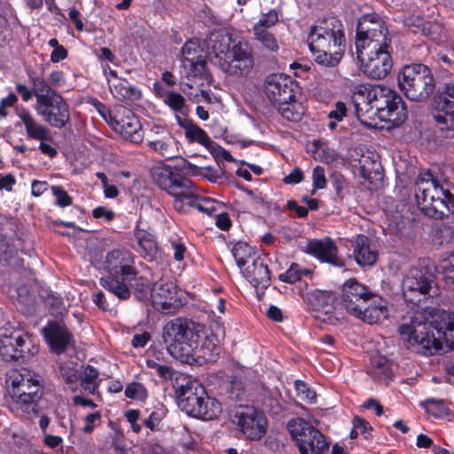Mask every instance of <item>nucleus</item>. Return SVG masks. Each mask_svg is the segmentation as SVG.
<instances>
[{
    "label": "nucleus",
    "mask_w": 454,
    "mask_h": 454,
    "mask_svg": "<svg viewBox=\"0 0 454 454\" xmlns=\"http://www.w3.org/2000/svg\"><path fill=\"white\" fill-rule=\"evenodd\" d=\"M427 314V309L407 312L398 326L404 347L426 356H434L442 348V335L454 339V312L437 309L431 321Z\"/></svg>",
    "instance_id": "nucleus-1"
},
{
    "label": "nucleus",
    "mask_w": 454,
    "mask_h": 454,
    "mask_svg": "<svg viewBox=\"0 0 454 454\" xmlns=\"http://www.w3.org/2000/svg\"><path fill=\"white\" fill-rule=\"evenodd\" d=\"M355 115L364 126L378 116L381 121L399 125L404 122L408 110L401 96L388 87L362 83L352 92Z\"/></svg>",
    "instance_id": "nucleus-2"
},
{
    "label": "nucleus",
    "mask_w": 454,
    "mask_h": 454,
    "mask_svg": "<svg viewBox=\"0 0 454 454\" xmlns=\"http://www.w3.org/2000/svg\"><path fill=\"white\" fill-rule=\"evenodd\" d=\"M153 178L157 185L174 197V207L180 212H187L194 207L207 215L216 211L217 202L208 197H200L193 182L177 170L168 166L153 169Z\"/></svg>",
    "instance_id": "nucleus-3"
},
{
    "label": "nucleus",
    "mask_w": 454,
    "mask_h": 454,
    "mask_svg": "<svg viewBox=\"0 0 454 454\" xmlns=\"http://www.w3.org/2000/svg\"><path fill=\"white\" fill-rule=\"evenodd\" d=\"M309 45L315 61L323 67H336L346 50L344 27L336 17H328L317 21L311 27Z\"/></svg>",
    "instance_id": "nucleus-4"
},
{
    "label": "nucleus",
    "mask_w": 454,
    "mask_h": 454,
    "mask_svg": "<svg viewBox=\"0 0 454 454\" xmlns=\"http://www.w3.org/2000/svg\"><path fill=\"white\" fill-rule=\"evenodd\" d=\"M174 387L178 407L191 417L212 420L222 413V404L210 397L198 381L187 378H176Z\"/></svg>",
    "instance_id": "nucleus-5"
},
{
    "label": "nucleus",
    "mask_w": 454,
    "mask_h": 454,
    "mask_svg": "<svg viewBox=\"0 0 454 454\" xmlns=\"http://www.w3.org/2000/svg\"><path fill=\"white\" fill-rule=\"evenodd\" d=\"M104 267L107 275L99 278L100 286L120 300H128L130 290L126 279L134 278L135 257L124 248L109 251L105 258Z\"/></svg>",
    "instance_id": "nucleus-6"
},
{
    "label": "nucleus",
    "mask_w": 454,
    "mask_h": 454,
    "mask_svg": "<svg viewBox=\"0 0 454 454\" xmlns=\"http://www.w3.org/2000/svg\"><path fill=\"white\" fill-rule=\"evenodd\" d=\"M415 197L419 210L434 219L447 215L450 211L448 204L453 200L451 192L443 189L430 172L418 178Z\"/></svg>",
    "instance_id": "nucleus-7"
},
{
    "label": "nucleus",
    "mask_w": 454,
    "mask_h": 454,
    "mask_svg": "<svg viewBox=\"0 0 454 454\" xmlns=\"http://www.w3.org/2000/svg\"><path fill=\"white\" fill-rule=\"evenodd\" d=\"M397 82L403 95L415 102L426 101L435 90L431 69L421 63L404 66L398 73Z\"/></svg>",
    "instance_id": "nucleus-8"
},
{
    "label": "nucleus",
    "mask_w": 454,
    "mask_h": 454,
    "mask_svg": "<svg viewBox=\"0 0 454 454\" xmlns=\"http://www.w3.org/2000/svg\"><path fill=\"white\" fill-rule=\"evenodd\" d=\"M402 289L407 304L416 310L426 309L427 301L436 294L435 277L427 267H412L403 280Z\"/></svg>",
    "instance_id": "nucleus-9"
},
{
    "label": "nucleus",
    "mask_w": 454,
    "mask_h": 454,
    "mask_svg": "<svg viewBox=\"0 0 454 454\" xmlns=\"http://www.w3.org/2000/svg\"><path fill=\"white\" fill-rule=\"evenodd\" d=\"M162 339L168 353L182 362L195 347V340H199L200 334L192 320L176 317L165 324Z\"/></svg>",
    "instance_id": "nucleus-10"
},
{
    "label": "nucleus",
    "mask_w": 454,
    "mask_h": 454,
    "mask_svg": "<svg viewBox=\"0 0 454 454\" xmlns=\"http://www.w3.org/2000/svg\"><path fill=\"white\" fill-rule=\"evenodd\" d=\"M287 429L294 441L300 454H326L329 442L325 435L309 422L293 419L287 423Z\"/></svg>",
    "instance_id": "nucleus-11"
},
{
    "label": "nucleus",
    "mask_w": 454,
    "mask_h": 454,
    "mask_svg": "<svg viewBox=\"0 0 454 454\" xmlns=\"http://www.w3.org/2000/svg\"><path fill=\"white\" fill-rule=\"evenodd\" d=\"M433 119L445 138L454 137V83H445L432 98Z\"/></svg>",
    "instance_id": "nucleus-12"
},
{
    "label": "nucleus",
    "mask_w": 454,
    "mask_h": 454,
    "mask_svg": "<svg viewBox=\"0 0 454 454\" xmlns=\"http://www.w3.org/2000/svg\"><path fill=\"white\" fill-rule=\"evenodd\" d=\"M39 352L35 337L18 332L0 336V356L5 362H25Z\"/></svg>",
    "instance_id": "nucleus-13"
},
{
    "label": "nucleus",
    "mask_w": 454,
    "mask_h": 454,
    "mask_svg": "<svg viewBox=\"0 0 454 454\" xmlns=\"http://www.w3.org/2000/svg\"><path fill=\"white\" fill-rule=\"evenodd\" d=\"M231 421L242 435L250 441H259L267 433L268 419L254 406H239L231 415Z\"/></svg>",
    "instance_id": "nucleus-14"
},
{
    "label": "nucleus",
    "mask_w": 454,
    "mask_h": 454,
    "mask_svg": "<svg viewBox=\"0 0 454 454\" xmlns=\"http://www.w3.org/2000/svg\"><path fill=\"white\" fill-rule=\"evenodd\" d=\"M35 111L51 127L63 129L70 122L69 105L60 93L51 98H40Z\"/></svg>",
    "instance_id": "nucleus-15"
},
{
    "label": "nucleus",
    "mask_w": 454,
    "mask_h": 454,
    "mask_svg": "<svg viewBox=\"0 0 454 454\" xmlns=\"http://www.w3.org/2000/svg\"><path fill=\"white\" fill-rule=\"evenodd\" d=\"M177 293V286L173 281L160 278L152 288L151 299L153 308L163 314H175L182 306Z\"/></svg>",
    "instance_id": "nucleus-16"
},
{
    "label": "nucleus",
    "mask_w": 454,
    "mask_h": 454,
    "mask_svg": "<svg viewBox=\"0 0 454 454\" xmlns=\"http://www.w3.org/2000/svg\"><path fill=\"white\" fill-rule=\"evenodd\" d=\"M356 59L360 62L363 73L372 79L385 78L393 67V61L388 50L358 51Z\"/></svg>",
    "instance_id": "nucleus-17"
},
{
    "label": "nucleus",
    "mask_w": 454,
    "mask_h": 454,
    "mask_svg": "<svg viewBox=\"0 0 454 454\" xmlns=\"http://www.w3.org/2000/svg\"><path fill=\"white\" fill-rule=\"evenodd\" d=\"M299 91L297 82L289 75L271 74L265 80L264 92L273 105L294 100Z\"/></svg>",
    "instance_id": "nucleus-18"
},
{
    "label": "nucleus",
    "mask_w": 454,
    "mask_h": 454,
    "mask_svg": "<svg viewBox=\"0 0 454 454\" xmlns=\"http://www.w3.org/2000/svg\"><path fill=\"white\" fill-rule=\"evenodd\" d=\"M110 127L124 139L134 144L143 140L142 125L138 117L128 107L119 105V112Z\"/></svg>",
    "instance_id": "nucleus-19"
},
{
    "label": "nucleus",
    "mask_w": 454,
    "mask_h": 454,
    "mask_svg": "<svg viewBox=\"0 0 454 454\" xmlns=\"http://www.w3.org/2000/svg\"><path fill=\"white\" fill-rule=\"evenodd\" d=\"M373 294L355 278H349L342 286L341 304L352 316L361 314V309L366 305Z\"/></svg>",
    "instance_id": "nucleus-20"
},
{
    "label": "nucleus",
    "mask_w": 454,
    "mask_h": 454,
    "mask_svg": "<svg viewBox=\"0 0 454 454\" xmlns=\"http://www.w3.org/2000/svg\"><path fill=\"white\" fill-rule=\"evenodd\" d=\"M43 334L50 350L56 355L63 354L74 344L73 333L66 325L58 321L49 322L43 327Z\"/></svg>",
    "instance_id": "nucleus-21"
},
{
    "label": "nucleus",
    "mask_w": 454,
    "mask_h": 454,
    "mask_svg": "<svg viewBox=\"0 0 454 454\" xmlns=\"http://www.w3.org/2000/svg\"><path fill=\"white\" fill-rule=\"evenodd\" d=\"M306 252L322 262L342 268L344 262L338 256V247L333 240L326 237L324 239H312L307 243Z\"/></svg>",
    "instance_id": "nucleus-22"
},
{
    "label": "nucleus",
    "mask_w": 454,
    "mask_h": 454,
    "mask_svg": "<svg viewBox=\"0 0 454 454\" xmlns=\"http://www.w3.org/2000/svg\"><path fill=\"white\" fill-rule=\"evenodd\" d=\"M336 300L337 297L333 292L318 289L308 292L304 296V301L309 309L327 316V318H324V320H327L330 323H333V319H338L333 316Z\"/></svg>",
    "instance_id": "nucleus-23"
},
{
    "label": "nucleus",
    "mask_w": 454,
    "mask_h": 454,
    "mask_svg": "<svg viewBox=\"0 0 454 454\" xmlns=\"http://www.w3.org/2000/svg\"><path fill=\"white\" fill-rule=\"evenodd\" d=\"M12 398V409L20 410L31 419L39 413V401L43 396V390L37 388L35 392H19V389H8Z\"/></svg>",
    "instance_id": "nucleus-24"
},
{
    "label": "nucleus",
    "mask_w": 454,
    "mask_h": 454,
    "mask_svg": "<svg viewBox=\"0 0 454 454\" xmlns=\"http://www.w3.org/2000/svg\"><path fill=\"white\" fill-rule=\"evenodd\" d=\"M244 277L256 288H267L270 285V272L265 257L257 256L242 270Z\"/></svg>",
    "instance_id": "nucleus-25"
},
{
    "label": "nucleus",
    "mask_w": 454,
    "mask_h": 454,
    "mask_svg": "<svg viewBox=\"0 0 454 454\" xmlns=\"http://www.w3.org/2000/svg\"><path fill=\"white\" fill-rule=\"evenodd\" d=\"M194 346L188 356L183 359V363L202 365L216 360L218 348L212 340L206 338L200 345L199 340H195Z\"/></svg>",
    "instance_id": "nucleus-26"
},
{
    "label": "nucleus",
    "mask_w": 454,
    "mask_h": 454,
    "mask_svg": "<svg viewBox=\"0 0 454 454\" xmlns=\"http://www.w3.org/2000/svg\"><path fill=\"white\" fill-rule=\"evenodd\" d=\"M391 47V38L386 26L374 29L368 36L356 38V48L358 51H380L388 50Z\"/></svg>",
    "instance_id": "nucleus-27"
},
{
    "label": "nucleus",
    "mask_w": 454,
    "mask_h": 454,
    "mask_svg": "<svg viewBox=\"0 0 454 454\" xmlns=\"http://www.w3.org/2000/svg\"><path fill=\"white\" fill-rule=\"evenodd\" d=\"M7 381H10L9 389H19V392H35L37 388L43 390L41 376L29 370L12 372Z\"/></svg>",
    "instance_id": "nucleus-28"
},
{
    "label": "nucleus",
    "mask_w": 454,
    "mask_h": 454,
    "mask_svg": "<svg viewBox=\"0 0 454 454\" xmlns=\"http://www.w3.org/2000/svg\"><path fill=\"white\" fill-rule=\"evenodd\" d=\"M371 301L361 309V314L354 317L361 319L369 325L381 323L387 317V308L386 302L379 296L373 294Z\"/></svg>",
    "instance_id": "nucleus-29"
},
{
    "label": "nucleus",
    "mask_w": 454,
    "mask_h": 454,
    "mask_svg": "<svg viewBox=\"0 0 454 454\" xmlns=\"http://www.w3.org/2000/svg\"><path fill=\"white\" fill-rule=\"evenodd\" d=\"M356 262L362 266H372L378 259V252L371 248L370 239L364 234L357 235L352 241Z\"/></svg>",
    "instance_id": "nucleus-30"
},
{
    "label": "nucleus",
    "mask_w": 454,
    "mask_h": 454,
    "mask_svg": "<svg viewBox=\"0 0 454 454\" xmlns=\"http://www.w3.org/2000/svg\"><path fill=\"white\" fill-rule=\"evenodd\" d=\"M107 81L110 91L116 99L127 104L140 99L142 96L140 90L131 85L127 80L116 79V81H111V79L107 77Z\"/></svg>",
    "instance_id": "nucleus-31"
},
{
    "label": "nucleus",
    "mask_w": 454,
    "mask_h": 454,
    "mask_svg": "<svg viewBox=\"0 0 454 454\" xmlns=\"http://www.w3.org/2000/svg\"><path fill=\"white\" fill-rule=\"evenodd\" d=\"M21 121L25 126L27 135L29 138L40 141H51V130L44 125L38 122L27 110H23L20 114Z\"/></svg>",
    "instance_id": "nucleus-32"
},
{
    "label": "nucleus",
    "mask_w": 454,
    "mask_h": 454,
    "mask_svg": "<svg viewBox=\"0 0 454 454\" xmlns=\"http://www.w3.org/2000/svg\"><path fill=\"white\" fill-rule=\"evenodd\" d=\"M254 65V60L236 59L232 57H228L223 59H220V61L218 62V66L223 72L230 75L239 77L249 74Z\"/></svg>",
    "instance_id": "nucleus-33"
},
{
    "label": "nucleus",
    "mask_w": 454,
    "mask_h": 454,
    "mask_svg": "<svg viewBox=\"0 0 454 454\" xmlns=\"http://www.w3.org/2000/svg\"><path fill=\"white\" fill-rule=\"evenodd\" d=\"M184 168L192 175L200 176L211 183L222 184L224 180L225 171L219 165L200 168L184 160Z\"/></svg>",
    "instance_id": "nucleus-34"
},
{
    "label": "nucleus",
    "mask_w": 454,
    "mask_h": 454,
    "mask_svg": "<svg viewBox=\"0 0 454 454\" xmlns=\"http://www.w3.org/2000/svg\"><path fill=\"white\" fill-rule=\"evenodd\" d=\"M138 271L135 270L134 278L126 279V283L129 286V290L133 289L135 297L139 301H145L149 295L152 297V286L147 278L143 276H137Z\"/></svg>",
    "instance_id": "nucleus-35"
},
{
    "label": "nucleus",
    "mask_w": 454,
    "mask_h": 454,
    "mask_svg": "<svg viewBox=\"0 0 454 454\" xmlns=\"http://www.w3.org/2000/svg\"><path fill=\"white\" fill-rule=\"evenodd\" d=\"M27 73L29 82L32 84L33 91H35V97L36 98L35 104H39L40 98H49L59 93L56 90L51 87L43 77L37 75L35 72L27 71Z\"/></svg>",
    "instance_id": "nucleus-36"
},
{
    "label": "nucleus",
    "mask_w": 454,
    "mask_h": 454,
    "mask_svg": "<svg viewBox=\"0 0 454 454\" xmlns=\"http://www.w3.org/2000/svg\"><path fill=\"white\" fill-rule=\"evenodd\" d=\"M238 267L242 270L247 265L257 258L255 249L246 242L236 243L231 250Z\"/></svg>",
    "instance_id": "nucleus-37"
},
{
    "label": "nucleus",
    "mask_w": 454,
    "mask_h": 454,
    "mask_svg": "<svg viewBox=\"0 0 454 454\" xmlns=\"http://www.w3.org/2000/svg\"><path fill=\"white\" fill-rule=\"evenodd\" d=\"M16 241H19L17 234L13 232L10 237L0 232V261L11 263L18 254Z\"/></svg>",
    "instance_id": "nucleus-38"
},
{
    "label": "nucleus",
    "mask_w": 454,
    "mask_h": 454,
    "mask_svg": "<svg viewBox=\"0 0 454 454\" xmlns=\"http://www.w3.org/2000/svg\"><path fill=\"white\" fill-rule=\"evenodd\" d=\"M385 26V23L377 14H366L360 18L356 26V37L368 36L374 29Z\"/></svg>",
    "instance_id": "nucleus-39"
},
{
    "label": "nucleus",
    "mask_w": 454,
    "mask_h": 454,
    "mask_svg": "<svg viewBox=\"0 0 454 454\" xmlns=\"http://www.w3.org/2000/svg\"><path fill=\"white\" fill-rule=\"evenodd\" d=\"M136 239L139 247L137 251L141 254V255L145 258H153L157 249L153 236L147 231H138L136 233Z\"/></svg>",
    "instance_id": "nucleus-40"
},
{
    "label": "nucleus",
    "mask_w": 454,
    "mask_h": 454,
    "mask_svg": "<svg viewBox=\"0 0 454 454\" xmlns=\"http://www.w3.org/2000/svg\"><path fill=\"white\" fill-rule=\"evenodd\" d=\"M185 136L190 142H197L207 148H211L214 145L207 132L192 122L185 126Z\"/></svg>",
    "instance_id": "nucleus-41"
},
{
    "label": "nucleus",
    "mask_w": 454,
    "mask_h": 454,
    "mask_svg": "<svg viewBox=\"0 0 454 454\" xmlns=\"http://www.w3.org/2000/svg\"><path fill=\"white\" fill-rule=\"evenodd\" d=\"M277 106L278 113L286 120L291 121H298L301 118V106L295 100H286L274 105Z\"/></svg>",
    "instance_id": "nucleus-42"
},
{
    "label": "nucleus",
    "mask_w": 454,
    "mask_h": 454,
    "mask_svg": "<svg viewBox=\"0 0 454 454\" xmlns=\"http://www.w3.org/2000/svg\"><path fill=\"white\" fill-rule=\"evenodd\" d=\"M372 375L374 380L387 384L393 377L389 362L385 357H380L373 364Z\"/></svg>",
    "instance_id": "nucleus-43"
},
{
    "label": "nucleus",
    "mask_w": 454,
    "mask_h": 454,
    "mask_svg": "<svg viewBox=\"0 0 454 454\" xmlns=\"http://www.w3.org/2000/svg\"><path fill=\"white\" fill-rule=\"evenodd\" d=\"M232 43L231 35L229 33L222 34L216 36L214 41L212 49L215 54V59L220 61V59H227L231 53Z\"/></svg>",
    "instance_id": "nucleus-44"
},
{
    "label": "nucleus",
    "mask_w": 454,
    "mask_h": 454,
    "mask_svg": "<svg viewBox=\"0 0 454 454\" xmlns=\"http://www.w3.org/2000/svg\"><path fill=\"white\" fill-rule=\"evenodd\" d=\"M254 40L263 50L277 52L279 49L276 36L270 30H252Z\"/></svg>",
    "instance_id": "nucleus-45"
},
{
    "label": "nucleus",
    "mask_w": 454,
    "mask_h": 454,
    "mask_svg": "<svg viewBox=\"0 0 454 454\" xmlns=\"http://www.w3.org/2000/svg\"><path fill=\"white\" fill-rule=\"evenodd\" d=\"M311 274L312 270L302 269L300 264L293 262L286 271L278 276V279L285 283L294 284L299 281L303 275L309 276Z\"/></svg>",
    "instance_id": "nucleus-46"
},
{
    "label": "nucleus",
    "mask_w": 454,
    "mask_h": 454,
    "mask_svg": "<svg viewBox=\"0 0 454 454\" xmlns=\"http://www.w3.org/2000/svg\"><path fill=\"white\" fill-rule=\"evenodd\" d=\"M98 370L92 365H87L84 368L83 375L82 377L81 385L82 387L89 391L90 394H94L99 387Z\"/></svg>",
    "instance_id": "nucleus-47"
},
{
    "label": "nucleus",
    "mask_w": 454,
    "mask_h": 454,
    "mask_svg": "<svg viewBox=\"0 0 454 454\" xmlns=\"http://www.w3.org/2000/svg\"><path fill=\"white\" fill-rule=\"evenodd\" d=\"M229 57L254 60L253 56V48L246 40L233 42Z\"/></svg>",
    "instance_id": "nucleus-48"
},
{
    "label": "nucleus",
    "mask_w": 454,
    "mask_h": 454,
    "mask_svg": "<svg viewBox=\"0 0 454 454\" xmlns=\"http://www.w3.org/2000/svg\"><path fill=\"white\" fill-rule=\"evenodd\" d=\"M441 269L445 285L454 291V250L442 261Z\"/></svg>",
    "instance_id": "nucleus-49"
},
{
    "label": "nucleus",
    "mask_w": 454,
    "mask_h": 454,
    "mask_svg": "<svg viewBox=\"0 0 454 454\" xmlns=\"http://www.w3.org/2000/svg\"><path fill=\"white\" fill-rule=\"evenodd\" d=\"M173 140L169 137L168 139L150 141L148 145L153 151L159 153L163 158L169 160L174 158Z\"/></svg>",
    "instance_id": "nucleus-50"
},
{
    "label": "nucleus",
    "mask_w": 454,
    "mask_h": 454,
    "mask_svg": "<svg viewBox=\"0 0 454 454\" xmlns=\"http://www.w3.org/2000/svg\"><path fill=\"white\" fill-rule=\"evenodd\" d=\"M189 69L188 74L193 77L207 79V61L204 56H199L197 59L184 65Z\"/></svg>",
    "instance_id": "nucleus-51"
},
{
    "label": "nucleus",
    "mask_w": 454,
    "mask_h": 454,
    "mask_svg": "<svg viewBox=\"0 0 454 454\" xmlns=\"http://www.w3.org/2000/svg\"><path fill=\"white\" fill-rule=\"evenodd\" d=\"M330 180L335 191L336 196L340 200H343L346 194L348 193V183L345 176L341 173L334 171L331 174Z\"/></svg>",
    "instance_id": "nucleus-52"
},
{
    "label": "nucleus",
    "mask_w": 454,
    "mask_h": 454,
    "mask_svg": "<svg viewBox=\"0 0 454 454\" xmlns=\"http://www.w3.org/2000/svg\"><path fill=\"white\" fill-rule=\"evenodd\" d=\"M278 21V14L275 10L263 13L259 20L254 25L252 30H269Z\"/></svg>",
    "instance_id": "nucleus-53"
},
{
    "label": "nucleus",
    "mask_w": 454,
    "mask_h": 454,
    "mask_svg": "<svg viewBox=\"0 0 454 454\" xmlns=\"http://www.w3.org/2000/svg\"><path fill=\"white\" fill-rule=\"evenodd\" d=\"M125 395L129 399L144 401L147 398L148 393L142 383L134 381L127 385Z\"/></svg>",
    "instance_id": "nucleus-54"
},
{
    "label": "nucleus",
    "mask_w": 454,
    "mask_h": 454,
    "mask_svg": "<svg viewBox=\"0 0 454 454\" xmlns=\"http://www.w3.org/2000/svg\"><path fill=\"white\" fill-rule=\"evenodd\" d=\"M315 157H317L320 160L325 162H333L335 158V153L331 150L325 143L320 141L313 142Z\"/></svg>",
    "instance_id": "nucleus-55"
},
{
    "label": "nucleus",
    "mask_w": 454,
    "mask_h": 454,
    "mask_svg": "<svg viewBox=\"0 0 454 454\" xmlns=\"http://www.w3.org/2000/svg\"><path fill=\"white\" fill-rule=\"evenodd\" d=\"M181 61L183 63V66L197 59L199 56H202L200 54V51L199 50V46L196 44V43L192 41H188L184 44L181 50Z\"/></svg>",
    "instance_id": "nucleus-56"
},
{
    "label": "nucleus",
    "mask_w": 454,
    "mask_h": 454,
    "mask_svg": "<svg viewBox=\"0 0 454 454\" xmlns=\"http://www.w3.org/2000/svg\"><path fill=\"white\" fill-rule=\"evenodd\" d=\"M163 101L175 112L181 111L185 105L184 98L180 93L175 91L167 92Z\"/></svg>",
    "instance_id": "nucleus-57"
},
{
    "label": "nucleus",
    "mask_w": 454,
    "mask_h": 454,
    "mask_svg": "<svg viewBox=\"0 0 454 454\" xmlns=\"http://www.w3.org/2000/svg\"><path fill=\"white\" fill-rule=\"evenodd\" d=\"M327 180L325 177V168L322 166H316L312 171V194L315 193L317 190L324 189L326 187Z\"/></svg>",
    "instance_id": "nucleus-58"
},
{
    "label": "nucleus",
    "mask_w": 454,
    "mask_h": 454,
    "mask_svg": "<svg viewBox=\"0 0 454 454\" xmlns=\"http://www.w3.org/2000/svg\"><path fill=\"white\" fill-rule=\"evenodd\" d=\"M51 192L56 199V205L61 207H65L72 205L73 199L68 195L67 191L60 185L51 186Z\"/></svg>",
    "instance_id": "nucleus-59"
},
{
    "label": "nucleus",
    "mask_w": 454,
    "mask_h": 454,
    "mask_svg": "<svg viewBox=\"0 0 454 454\" xmlns=\"http://www.w3.org/2000/svg\"><path fill=\"white\" fill-rule=\"evenodd\" d=\"M297 395L303 401L313 402L316 400V392L312 390L304 381L296 380L294 382Z\"/></svg>",
    "instance_id": "nucleus-60"
},
{
    "label": "nucleus",
    "mask_w": 454,
    "mask_h": 454,
    "mask_svg": "<svg viewBox=\"0 0 454 454\" xmlns=\"http://www.w3.org/2000/svg\"><path fill=\"white\" fill-rule=\"evenodd\" d=\"M426 411L434 417L442 416L445 411V405L442 400L427 399L424 402Z\"/></svg>",
    "instance_id": "nucleus-61"
},
{
    "label": "nucleus",
    "mask_w": 454,
    "mask_h": 454,
    "mask_svg": "<svg viewBox=\"0 0 454 454\" xmlns=\"http://www.w3.org/2000/svg\"><path fill=\"white\" fill-rule=\"evenodd\" d=\"M22 291H24V288H19L17 290V301L19 304L24 306V308H21L23 313H30L34 309L35 297L31 294H27L23 296L21 294Z\"/></svg>",
    "instance_id": "nucleus-62"
},
{
    "label": "nucleus",
    "mask_w": 454,
    "mask_h": 454,
    "mask_svg": "<svg viewBox=\"0 0 454 454\" xmlns=\"http://www.w3.org/2000/svg\"><path fill=\"white\" fill-rule=\"evenodd\" d=\"M352 424L353 427L357 428V430H360L361 434L364 435L365 439L369 440L372 437V427L370 425V423L364 419L363 418L359 416H355L352 420Z\"/></svg>",
    "instance_id": "nucleus-63"
},
{
    "label": "nucleus",
    "mask_w": 454,
    "mask_h": 454,
    "mask_svg": "<svg viewBox=\"0 0 454 454\" xmlns=\"http://www.w3.org/2000/svg\"><path fill=\"white\" fill-rule=\"evenodd\" d=\"M97 109L100 116L108 123V125H111L116 118L115 114L119 112V106H115L114 108L110 109L106 105L98 102Z\"/></svg>",
    "instance_id": "nucleus-64"
}]
</instances>
